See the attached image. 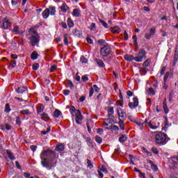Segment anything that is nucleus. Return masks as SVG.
<instances>
[{"label": "nucleus", "mask_w": 178, "mask_h": 178, "mask_svg": "<svg viewBox=\"0 0 178 178\" xmlns=\"http://www.w3.org/2000/svg\"><path fill=\"white\" fill-rule=\"evenodd\" d=\"M97 133H98L99 134H100V136H102V134L104 133V129L99 128L97 130Z\"/></svg>", "instance_id": "e2e57ef3"}, {"label": "nucleus", "mask_w": 178, "mask_h": 178, "mask_svg": "<svg viewBox=\"0 0 178 178\" xmlns=\"http://www.w3.org/2000/svg\"><path fill=\"white\" fill-rule=\"evenodd\" d=\"M95 141H97L98 144H101L102 143V138L99 137V136H96Z\"/></svg>", "instance_id": "49530a36"}, {"label": "nucleus", "mask_w": 178, "mask_h": 178, "mask_svg": "<svg viewBox=\"0 0 178 178\" xmlns=\"http://www.w3.org/2000/svg\"><path fill=\"white\" fill-rule=\"evenodd\" d=\"M26 91H27L26 86H21L16 89V92H17V94H23L26 92Z\"/></svg>", "instance_id": "dca6fc26"}, {"label": "nucleus", "mask_w": 178, "mask_h": 178, "mask_svg": "<svg viewBox=\"0 0 178 178\" xmlns=\"http://www.w3.org/2000/svg\"><path fill=\"white\" fill-rule=\"evenodd\" d=\"M30 41L31 45H33V47H35V45L40 42V35H32L30 38Z\"/></svg>", "instance_id": "9d476101"}, {"label": "nucleus", "mask_w": 178, "mask_h": 178, "mask_svg": "<svg viewBox=\"0 0 178 178\" xmlns=\"http://www.w3.org/2000/svg\"><path fill=\"white\" fill-rule=\"evenodd\" d=\"M56 156L55 152L51 149L43 150L40 153L41 163L43 168L51 170L52 166H56V161L54 162Z\"/></svg>", "instance_id": "f257e3e1"}, {"label": "nucleus", "mask_w": 178, "mask_h": 178, "mask_svg": "<svg viewBox=\"0 0 178 178\" xmlns=\"http://www.w3.org/2000/svg\"><path fill=\"white\" fill-rule=\"evenodd\" d=\"M131 122L135 123V124H137V126H139L140 129L142 130L143 127H144V124L147 123V120H145V121L143 123L137 121V120H131Z\"/></svg>", "instance_id": "2eb2a0df"}, {"label": "nucleus", "mask_w": 178, "mask_h": 178, "mask_svg": "<svg viewBox=\"0 0 178 178\" xmlns=\"http://www.w3.org/2000/svg\"><path fill=\"white\" fill-rule=\"evenodd\" d=\"M170 74V72H167L164 76V82L166 83L168 81V79H169V75Z\"/></svg>", "instance_id": "603ef678"}, {"label": "nucleus", "mask_w": 178, "mask_h": 178, "mask_svg": "<svg viewBox=\"0 0 178 178\" xmlns=\"http://www.w3.org/2000/svg\"><path fill=\"white\" fill-rule=\"evenodd\" d=\"M63 94H64V95H69V94H70V90H64Z\"/></svg>", "instance_id": "69168bd1"}, {"label": "nucleus", "mask_w": 178, "mask_h": 178, "mask_svg": "<svg viewBox=\"0 0 178 178\" xmlns=\"http://www.w3.org/2000/svg\"><path fill=\"white\" fill-rule=\"evenodd\" d=\"M51 131V127H48L46 131H42L41 134H43V136H46V134H48Z\"/></svg>", "instance_id": "4c0bfd02"}, {"label": "nucleus", "mask_w": 178, "mask_h": 178, "mask_svg": "<svg viewBox=\"0 0 178 178\" xmlns=\"http://www.w3.org/2000/svg\"><path fill=\"white\" fill-rule=\"evenodd\" d=\"M67 26L70 28H72L73 26H74V23H73V20H72L71 18L67 19Z\"/></svg>", "instance_id": "473e14b6"}, {"label": "nucleus", "mask_w": 178, "mask_h": 178, "mask_svg": "<svg viewBox=\"0 0 178 178\" xmlns=\"http://www.w3.org/2000/svg\"><path fill=\"white\" fill-rule=\"evenodd\" d=\"M87 163H88V168H90V169H92V163L90 160H87Z\"/></svg>", "instance_id": "bf43d9fd"}, {"label": "nucleus", "mask_w": 178, "mask_h": 178, "mask_svg": "<svg viewBox=\"0 0 178 178\" xmlns=\"http://www.w3.org/2000/svg\"><path fill=\"white\" fill-rule=\"evenodd\" d=\"M132 39H133L135 47H137L138 45V43H137V35H133Z\"/></svg>", "instance_id": "a18cd8bd"}, {"label": "nucleus", "mask_w": 178, "mask_h": 178, "mask_svg": "<svg viewBox=\"0 0 178 178\" xmlns=\"http://www.w3.org/2000/svg\"><path fill=\"white\" fill-rule=\"evenodd\" d=\"M12 31L16 35L20 34L21 35H23V34L24 33V31H20V28H19L18 26H14Z\"/></svg>", "instance_id": "4468645a"}, {"label": "nucleus", "mask_w": 178, "mask_h": 178, "mask_svg": "<svg viewBox=\"0 0 178 178\" xmlns=\"http://www.w3.org/2000/svg\"><path fill=\"white\" fill-rule=\"evenodd\" d=\"M16 124H17V126H21V124H22V115H18L16 118Z\"/></svg>", "instance_id": "c85d7f7f"}, {"label": "nucleus", "mask_w": 178, "mask_h": 178, "mask_svg": "<svg viewBox=\"0 0 178 178\" xmlns=\"http://www.w3.org/2000/svg\"><path fill=\"white\" fill-rule=\"evenodd\" d=\"M170 138L164 133L158 132L155 136V143L158 145H165Z\"/></svg>", "instance_id": "7ed1b4c3"}, {"label": "nucleus", "mask_w": 178, "mask_h": 178, "mask_svg": "<svg viewBox=\"0 0 178 178\" xmlns=\"http://www.w3.org/2000/svg\"><path fill=\"white\" fill-rule=\"evenodd\" d=\"M117 113L118 115L119 120H126V118H127V116L126 115V113L123 108L119 107L117 108Z\"/></svg>", "instance_id": "0eeeda50"}, {"label": "nucleus", "mask_w": 178, "mask_h": 178, "mask_svg": "<svg viewBox=\"0 0 178 178\" xmlns=\"http://www.w3.org/2000/svg\"><path fill=\"white\" fill-rule=\"evenodd\" d=\"M29 33L31 34V35H38V33H37V31H35V29L31 28L29 29Z\"/></svg>", "instance_id": "bb28decb"}, {"label": "nucleus", "mask_w": 178, "mask_h": 178, "mask_svg": "<svg viewBox=\"0 0 178 178\" xmlns=\"http://www.w3.org/2000/svg\"><path fill=\"white\" fill-rule=\"evenodd\" d=\"M73 15L75 17H80L81 15V10L79 8H75L73 10Z\"/></svg>", "instance_id": "aec40b11"}, {"label": "nucleus", "mask_w": 178, "mask_h": 178, "mask_svg": "<svg viewBox=\"0 0 178 178\" xmlns=\"http://www.w3.org/2000/svg\"><path fill=\"white\" fill-rule=\"evenodd\" d=\"M5 129L6 130H10V129H12V127L10 125H9L8 124H5Z\"/></svg>", "instance_id": "338daca9"}, {"label": "nucleus", "mask_w": 178, "mask_h": 178, "mask_svg": "<svg viewBox=\"0 0 178 178\" xmlns=\"http://www.w3.org/2000/svg\"><path fill=\"white\" fill-rule=\"evenodd\" d=\"M111 31H112V33H114V34H119V33H120V28H119V26H118L111 27Z\"/></svg>", "instance_id": "412c9836"}, {"label": "nucleus", "mask_w": 178, "mask_h": 178, "mask_svg": "<svg viewBox=\"0 0 178 178\" xmlns=\"http://www.w3.org/2000/svg\"><path fill=\"white\" fill-rule=\"evenodd\" d=\"M163 108L165 113H169V108H168V103L166 101V98H164V101L163 102Z\"/></svg>", "instance_id": "6ab92c4d"}, {"label": "nucleus", "mask_w": 178, "mask_h": 178, "mask_svg": "<svg viewBox=\"0 0 178 178\" xmlns=\"http://www.w3.org/2000/svg\"><path fill=\"white\" fill-rule=\"evenodd\" d=\"M31 59L35 60V59H37L38 58V53H37V51H33L31 55Z\"/></svg>", "instance_id": "c756f323"}, {"label": "nucleus", "mask_w": 178, "mask_h": 178, "mask_svg": "<svg viewBox=\"0 0 178 178\" xmlns=\"http://www.w3.org/2000/svg\"><path fill=\"white\" fill-rule=\"evenodd\" d=\"M148 126L150 127V129H152V130H156V129H158V126L156 125V123L154 122V120L149 121Z\"/></svg>", "instance_id": "f3484780"}, {"label": "nucleus", "mask_w": 178, "mask_h": 178, "mask_svg": "<svg viewBox=\"0 0 178 178\" xmlns=\"http://www.w3.org/2000/svg\"><path fill=\"white\" fill-rule=\"evenodd\" d=\"M83 82L88 81V76L87 75H83L81 77Z\"/></svg>", "instance_id": "680f3d73"}, {"label": "nucleus", "mask_w": 178, "mask_h": 178, "mask_svg": "<svg viewBox=\"0 0 178 178\" xmlns=\"http://www.w3.org/2000/svg\"><path fill=\"white\" fill-rule=\"evenodd\" d=\"M174 59L178 60V53H177V51H175V54L174 56Z\"/></svg>", "instance_id": "774afa93"}, {"label": "nucleus", "mask_w": 178, "mask_h": 178, "mask_svg": "<svg viewBox=\"0 0 178 178\" xmlns=\"http://www.w3.org/2000/svg\"><path fill=\"white\" fill-rule=\"evenodd\" d=\"M124 40L125 41H127L129 40V34L126 31L124 32Z\"/></svg>", "instance_id": "13d9d810"}, {"label": "nucleus", "mask_w": 178, "mask_h": 178, "mask_svg": "<svg viewBox=\"0 0 178 178\" xmlns=\"http://www.w3.org/2000/svg\"><path fill=\"white\" fill-rule=\"evenodd\" d=\"M152 152L153 154H155V155H158V154H159V152L158 151V148L154 147L152 148Z\"/></svg>", "instance_id": "de8ad7c7"}, {"label": "nucleus", "mask_w": 178, "mask_h": 178, "mask_svg": "<svg viewBox=\"0 0 178 178\" xmlns=\"http://www.w3.org/2000/svg\"><path fill=\"white\" fill-rule=\"evenodd\" d=\"M60 9L61 12H63L64 13H66L67 12V9H69V7L67 6V3H63V5L60 7Z\"/></svg>", "instance_id": "5701e85b"}, {"label": "nucleus", "mask_w": 178, "mask_h": 178, "mask_svg": "<svg viewBox=\"0 0 178 178\" xmlns=\"http://www.w3.org/2000/svg\"><path fill=\"white\" fill-rule=\"evenodd\" d=\"M10 111H11L10 106L9 104H6L4 112H6V113H9Z\"/></svg>", "instance_id": "37998d69"}, {"label": "nucleus", "mask_w": 178, "mask_h": 178, "mask_svg": "<svg viewBox=\"0 0 178 178\" xmlns=\"http://www.w3.org/2000/svg\"><path fill=\"white\" fill-rule=\"evenodd\" d=\"M60 115H62V112L58 109H56L55 111H54V118H59V116H60Z\"/></svg>", "instance_id": "7c9ffc66"}, {"label": "nucleus", "mask_w": 178, "mask_h": 178, "mask_svg": "<svg viewBox=\"0 0 178 178\" xmlns=\"http://www.w3.org/2000/svg\"><path fill=\"white\" fill-rule=\"evenodd\" d=\"M10 69H15L16 67V60H13L10 62Z\"/></svg>", "instance_id": "72a5a7b5"}, {"label": "nucleus", "mask_w": 178, "mask_h": 178, "mask_svg": "<svg viewBox=\"0 0 178 178\" xmlns=\"http://www.w3.org/2000/svg\"><path fill=\"white\" fill-rule=\"evenodd\" d=\"M95 60L97 63L99 67H105V63H104L102 60L96 58Z\"/></svg>", "instance_id": "4be33fe9"}, {"label": "nucleus", "mask_w": 178, "mask_h": 178, "mask_svg": "<svg viewBox=\"0 0 178 178\" xmlns=\"http://www.w3.org/2000/svg\"><path fill=\"white\" fill-rule=\"evenodd\" d=\"M118 124L121 129V130H124V120H119Z\"/></svg>", "instance_id": "2f4dec72"}, {"label": "nucleus", "mask_w": 178, "mask_h": 178, "mask_svg": "<svg viewBox=\"0 0 178 178\" xmlns=\"http://www.w3.org/2000/svg\"><path fill=\"white\" fill-rule=\"evenodd\" d=\"M56 151H58L59 152H62V151L65 150V145L63 143H59L56 146Z\"/></svg>", "instance_id": "a211bd4d"}, {"label": "nucleus", "mask_w": 178, "mask_h": 178, "mask_svg": "<svg viewBox=\"0 0 178 178\" xmlns=\"http://www.w3.org/2000/svg\"><path fill=\"white\" fill-rule=\"evenodd\" d=\"M110 130H111V131H119V127L116 125H112L110 128Z\"/></svg>", "instance_id": "58836bf2"}, {"label": "nucleus", "mask_w": 178, "mask_h": 178, "mask_svg": "<svg viewBox=\"0 0 178 178\" xmlns=\"http://www.w3.org/2000/svg\"><path fill=\"white\" fill-rule=\"evenodd\" d=\"M156 33V28L155 26H152L149 30V33L145 34V38H146V40H151V37L154 35Z\"/></svg>", "instance_id": "1a4fd4ad"}, {"label": "nucleus", "mask_w": 178, "mask_h": 178, "mask_svg": "<svg viewBox=\"0 0 178 178\" xmlns=\"http://www.w3.org/2000/svg\"><path fill=\"white\" fill-rule=\"evenodd\" d=\"M56 13V8L55 6H49V8H46L42 13L43 19H48L49 15L54 16Z\"/></svg>", "instance_id": "39448f33"}, {"label": "nucleus", "mask_w": 178, "mask_h": 178, "mask_svg": "<svg viewBox=\"0 0 178 178\" xmlns=\"http://www.w3.org/2000/svg\"><path fill=\"white\" fill-rule=\"evenodd\" d=\"M149 65H151V59L147 58L144 61V63L143 64V67H140L139 72L140 73H146L148 71L147 67H148V66H149Z\"/></svg>", "instance_id": "423d86ee"}, {"label": "nucleus", "mask_w": 178, "mask_h": 178, "mask_svg": "<svg viewBox=\"0 0 178 178\" xmlns=\"http://www.w3.org/2000/svg\"><path fill=\"white\" fill-rule=\"evenodd\" d=\"M68 86L71 90H74V85H73V82H72V81L68 80Z\"/></svg>", "instance_id": "3c124183"}, {"label": "nucleus", "mask_w": 178, "mask_h": 178, "mask_svg": "<svg viewBox=\"0 0 178 178\" xmlns=\"http://www.w3.org/2000/svg\"><path fill=\"white\" fill-rule=\"evenodd\" d=\"M112 54V47L111 45L106 44L100 49V55L102 56V59H105L106 56H109Z\"/></svg>", "instance_id": "20e7f679"}, {"label": "nucleus", "mask_w": 178, "mask_h": 178, "mask_svg": "<svg viewBox=\"0 0 178 178\" xmlns=\"http://www.w3.org/2000/svg\"><path fill=\"white\" fill-rule=\"evenodd\" d=\"M165 72H166V67L165 66L161 67V70H160L161 75L163 76V74H165Z\"/></svg>", "instance_id": "8fccbe9b"}, {"label": "nucleus", "mask_w": 178, "mask_h": 178, "mask_svg": "<svg viewBox=\"0 0 178 178\" xmlns=\"http://www.w3.org/2000/svg\"><path fill=\"white\" fill-rule=\"evenodd\" d=\"M19 113L22 115H26V116H29V115H31V112H30V110L26 109V110H22L19 111Z\"/></svg>", "instance_id": "a878e982"}, {"label": "nucleus", "mask_w": 178, "mask_h": 178, "mask_svg": "<svg viewBox=\"0 0 178 178\" xmlns=\"http://www.w3.org/2000/svg\"><path fill=\"white\" fill-rule=\"evenodd\" d=\"M31 151H33V152H35V151H37V146L31 145Z\"/></svg>", "instance_id": "0e129e2a"}, {"label": "nucleus", "mask_w": 178, "mask_h": 178, "mask_svg": "<svg viewBox=\"0 0 178 178\" xmlns=\"http://www.w3.org/2000/svg\"><path fill=\"white\" fill-rule=\"evenodd\" d=\"M38 67H40V65L38 63L33 65V70H38Z\"/></svg>", "instance_id": "6e6d98bb"}, {"label": "nucleus", "mask_w": 178, "mask_h": 178, "mask_svg": "<svg viewBox=\"0 0 178 178\" xmlns=\"http://www.w3.org/2000/svg\"><path fill=\"white\" fill-rule=\"evenodd\" d=\"M118 141H120V143H126V141H127V136L122 134L119 138Z\"/></svg>", "instance_id": "393cba45"}, {"label": "nucleus", "mask_w": 178, "mask_h": 178, "mask_svg": "<svg viewBox=\"0 0 178 178\" xmlns=\"http://www.w3.org/2000/svg\"><path fill=\"white\" fill-rule=\"evenodd\" d=\"M67 35H69L67 33H65L64 35V44H65V45H69V40H67Z\"/></svg>", "instance_id": "ea45409f"}, {"label": "nucleus", "mask_w": 178, "mask_h": 178, "mask_svg": "<svg viewBox=\"0 0 178 178\" xmlns=\"http://www.w3.org/2000/svg\"><path fill=\"white\" fill-rule=\"evenodd\" d=\"M41 119H42V120H44L45 122L49 120V116L48 115V114L43 113L41 115Z\"/></svg>", "instance_id": "cd10ccee"}, {"label": "nucleus", "mask_w": 178, "mask_h": 178, "mask_svg": "<svg viewBox=\"0 0 178 178\" xmlns=\"http://www.w3.org/2000/svg\"><path fill=\"white\" fill-rule=\"evenodd\" d=\"M115 113H108V118L109 120H113L115 119V116L113 115Z\"/></svg>", "instance_id": "79ce46f5"}, {"label": "nucleus", "mask_w": 178, "mask_h": 178, "mask_svg": "<svg viewBox=\"0 0 178 178\" xmlns=\"http://www.w3.org/2000/svg\"><path fill=\"white\" fill-rule=\"evenodd\" d=\"M90 31H95L97 30V25L95 23H92L90 26Z\"/></svg>", "instance_id": "e433bc0d"}, {"label": "nucleus", "mask_w": 178, "mask_h": 178, "mask_svg": "<svg viewBox=\"0 0 178 178\" xmlns=\"http://www.w3.org/2000/svg\"><path fill=\"white\" fill-rule=\"evenodd\" d=\"M57 67H58V66H56V65H52L50 68L51 73H53V72H55V70H56Z\"/></svg>", "instance_id": "4d7b16f0"}, {"label": "nucleus", "mask_w": 178, "mask_h": 178, "mask_svg": "<svg viewBox=\"0 0 178 178\" xmlns=\"http://www.w3.org/2000/svg\"><path fill=\"white\" fill-rule=\"evenodd\" d=\"M38 111V113H42V112L44 111V106L40 105L37 108Z\"/></svg>", "instance_id": "a19ab883"}, {"label": "nucleus", "mask_w": 178, "mask_h": 178, "mask_svg": "<svg viewBox=\"0 0 178 178\" xmlns=\"http://www.w3.org/2000/svg\"><path fill=\"white\" fill-rule=\"evenodd\" d=\"M103 125L104 126L106 130H111V127L113 126V123L109 119H104Z\"/></svg>", "instance_id": "9b49d317"}, {"label": "nucleus", "mask_w": 178, "mask_h": 178, "mask_svg": "<svg viewBox=\"0 0 178 178\" xmlns=\"http://www.w3.org/2000/svg\"><path fill=\"white\" fill-rule=\"evenodd\" d=\"M80 61L81 62V63H87L88 62V60L86 59V57H84V56H81Z\"/></svg>", "instance_id": "c03bdc74"}, {"label": "nucleus", "mask_w": 178, "mask_h": 178, "mask_svg": "<svg viewBox=\"0 0 178 178\" xmlns=\"http://www.w3.org/2000/svg\"><path fill=\"white\" fill-rule=\"evenodd\" d=\"M146 58H147V51H145V50L143 49H140L137 56H136L131 54H125L124 56V59H125V60H127V62H133V60H134L135 62L140 63L143 59H145Z\"/></svg>", "instance_id": "f03ea898"}, {"label": "nucleus", "mask_w": 178, "mask_h": 178, "mask_svg": "<svg viewBox=\"0 0 178 178\" xmlns=\"http://www.w3.org/2000/svg\"><path fill=\"white\" fill-rule=\"evenodd\" d=\"M107 112H108V113H115V111L113 110V106L108 107V109H107Z\"/></svg>", "instance_id": "864d4df0"}, {"label": "nucleus", "mask_w": 178, "mask_h": 178, "mask_svg": "<svg viewBox=\"0 0 178 178\" xmlns=\"http://www.w3.org/2000/svg\"><path fill=\"white\" fill-rule=\"evenodd\" d=\"M71 114L72 116H74L76 115L77 110H76V108L74 106H72L71 108L70 109Z\"/></svg>", "instance_id": "c9c22d12"}, {"label": "nucleus", "mask_w": 178, "mask_h": 178, "mask_svg": "<svg viewBox=\"0 0 178 178\" xmlns=\"http://www.w3.org/2000/svg\"><path fill=\"white\" fill-rule=\"evenodd\" d=\"M94 95V89L92 88V86L89 90V97L91 98Z\"/></svg>", "instance_id": "5fc2aeb1"}, {"label": "nucleus", "mask_w": 178, "mask_h": 178, "mask_svg": "<svg viewBox=\"0 0 178 178\" xmlns=\"http://www.w3.org/2000/svg\"><path fill=\"white\" fill-rule=\"evenodd\" d=\"M81 120H83V115H81V112L80 110H76V113H75V122L76 124H81Z\"/></svg>", "instance_id": "6e6552de"}, {"label": "nucleus", "mask_w": 178, "mask_h": 178, "mask_svg": "<svg viewBox=\"0 0 178 178\" xmlns=\"http://www.w3.org/2000/svg\"><path fill=\"white\" fill-rule=\"evenodd\" d=\"M103 59L105 62H106L108 64L111 63V62H112V56H111L104 57V58H103Z\"/></svg>", "instance_id": "f704fd0d"}, {"label": "nucleus", "mask_w": 178, "mask_h": 178, "mask_svg": "<svg viewBox=\"0 0 178 178\" xmlns=\"http://www.w3.org/2000/svg\"><path fill=\"white\" fill-rule=\"evenodd\" d=\"M128 106H129L130 109H135V108H137V106H138V98L134 97L133 102H129Z\"/></svg>", "instance_id": "f8f14e48"}, {"label": "nucleus", "mask_w": 178, "mask_h": 178, "mask_svg": "<svg viewBox=\"0 0 178 178\" xmlns=\"http://www.w3.org/2000/svg\"><path fill=\"white\" fill-rule=\"evenodd\" d=\"M101 172H103L104 173H108V170L105 168V166L102 165L100 168Z\"/></svg>", "instance_id": "052dcab7"}, {"label": "nucleus", "mask_w": 178, "mask_h": 178, "mask_svg": "<svg viewBox=\"0 0 178 178\" xmlns=\"http://www.w3.org/2000/svg\"><path fill=\"white\" fill-rule=\"evenodd\" d=\"M2 26L5 30H8L10 26V20L7 17H4L2 20Z\"/></svg>", "instance_id": "ddd939ff"}, {"label": "nucleus", "mask_w": 178, "mask_h": 178, "mask_svg": "<svg viewBox=\"0 0 178 178\" xmlns=\"http://www.w3.org/2000/svg\"><path fill=\"white\" fill-rule=\"evenodd\" d=\"M7 152V155L8 156V158L10 159H11V161H15L16 159V157H15V156H13V153H12V152L9 151V150H6Z\"/></svg>", "instance_id": "b1692460"}, {"label": "nucleus", "mask_w": 178, "mask_h": 178, "mask_svg": "<svg viewBox=\"0 0 178 178\" xmlns=\"http://www.w3.org/2000/svg\"><path fill=\"white\" fill-rule=\"evenodd\" d=\"M92 88L95 91V92H99V90H101L97 85H93Z\"/></svg>", "instance_id": "09e8293b"}]
</instances>
